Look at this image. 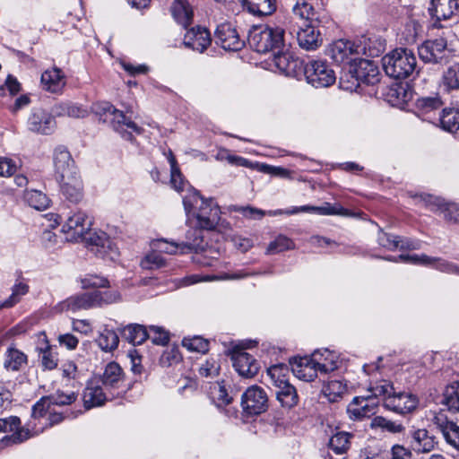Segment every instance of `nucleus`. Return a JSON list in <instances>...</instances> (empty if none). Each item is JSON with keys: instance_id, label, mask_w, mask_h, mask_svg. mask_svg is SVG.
Wrapping results in <instances>:
<instances>
[{"instance_id": "f257e3e1", "label": "nucleus", "mask_w": 459, "mask_h": 459, "mask_svg": "<svg viewBox=\"0 0 459 459\" xmlns=\"http://www.w3.org/2000/svg\"><path fill=\"white\" fill-rule=\"evenodd\" d=\"M187 214L194 212L195 226L207 230H213L221 220V209L213 199H203L196 191H191L183 197Z\"/></svg>"}, {"instance_id": "f03ea898", "label": "nucleus", "mask_w": 459, "mask_h": 459, "mask_svg": "<svg viewBox=\"0 0 459 459\" xmlns=\"http://www.w3.org/2000/svg\"><path fill=\"white\" fill-rule=\"evenodd\" d=\"M382 65L389 77L405 79L416 72L417 59L411 50L396 48L382 58Z\"/></svg>"}, {"instance_id": "7ed1b4c3", "label": "nucleus", "mask_w": 459, "mask_h": 459, "mask_svg": "<svg viewBox=\"0 0 459 459\" xmlns=\"http://www.w3.org/2000/svg\"><path fill=\"white\" fill-rule=\"evenodd\" d=\"M284 34V30L279 27H256L249 34V44L258 53L280 51L285 47Z\"/></svg>"}, {"instance_id": "20e7f679", "label": "nucleus", "mask_w": 459, "mask_h": 459, "mask_svg": "<svg viewBox=\"0 0 459 459\" xmlns=\"http://www.w3.org/2000/svg\"><path fill=\"white\" fill-rule=\"evenodd\" d=\"M418 53L423 62L442 66L455 57L447 50V41L444 38L426 40L419 47Z\"/></svg>"}, {"instance_id": "39448f33", "label": "nucleus", "mask_w": 459, "mask_h": 459, "mask_svg": "<svg viewBox=\"0 0 459 459\" xmlns=\"http://www.w3.org/2000/svg\"><path fill=\"white\" fill-rule=\"evenodd\" d=\"M304 74L307 82L316 88L329 87L336 80L334 71L321 60L309 61L305 65Z\"/></svg>"}, {"instance_id": "423d86ee", "label": "nucleus", "mask_w": 459, "mask_h": 459, "mask_svg": "<svg viewBox=\"0 0 459 459\" xmlns=\"http://www.w3.org/2000/svg\"><path fill=\"white\" fill-rule=\"evenodd\" d=\"M240 406L247 416L260 415L268 408V396L261 386L251 385L242 394Z\"/></svg>"}, {"instance_id": "0eeeda50", "label": "nucleus", "mask_w": 459, "mask_h": 459, "mask_svg": "<svg viewBox=\"0 0 459 459\" xmlns=\"http://www.w3.org/2000/svg\"><path fill=\"white\" fill-rule=\"evenodd\" d=\"M0 432L12 433L3 438V442L6 445L21 444L33 437V434L29 428L22 427L21 420L17 416L1 418Z\"/></svg>"}, {"instance_id": "6e6552de", "label": "nucleus", "mask_w": 459, "mask_h": 459, "mask_svg": "<svg viewBox=\"0 0 459 459\" xmlns=\"http://www.w3.org/2000/svg\"><path fill=\"white\" fill-rule=\"evenodd\" d=\"M90 226L91 221L87 215L82 211H76L67 216L62 226V232L66 241L76 242L83 238Z\"/></svg>"}, {"instance_id": "1a4fd4ad", "label": "nucleus", "mask_w": 459, "mask_h": 459, "mask_svg": "<svg viewBox=\"0 0 459 459\" xmlns=\"http://www.w3.org/2000/svg\"><path fill=\"white\" fill-rule=\"evenodd\" d=\"M53 160L55 177L57 181L79 173L71 153L64 146L55 149Z\"/></svg>"}, {"instance_id": "9d476101", "label": "nucleus", "mask_w": 459, "mask_h": 459, "mask_svg": "<svg viewBox=\"0 0 459 459\" xmlns=\"http://www.w3.org/2000/svg\"><path fill=\"white\" fill-rule=\"evenodd\" d=\"M56 127L54 117L42 108H34L27 119L29 131L39 134H50Z\"/></svg>"}, {"instance_id": "9b49d317", "label": "nucleus", "mask_w": 459, "mask_h": 459, "mask_svg": "<svg viewBox=\"0 0 459 459\" xmlns=\"http://www.w3.org/2000/svg\"><path fill=\"white\" fill-rule=\"evenodd\" d=\"M231 361L235 370L241 377L253 378L259 371L257 361L247 352L231 349Z\"/></svg>"}, {"instance_id": "f8f14e48", "label": "nucleus", "mask_w": 459, "mask_h": 459, "mask_svg": "<svg viewBox=\"0 0 459 459\" xmlns=\"http://www.w3.org/2000/svg\"><path fill=\"white\" fill-rule=\"evenodd\" d=\"M419 404L418 397L410 392H398L385 400V407L401 414L412 411Z\"/></svg>"}, {"instance_id": "ddd939ff", "label": "nucleus", "mask_w": 459, "mask_h": 459, "mask_svg": "<svg viewBox=\"0 0 459 459\" xmlns=\"http://www.w3.org/2000/svg\"><path fill=\"white\" fill-rule=\"evenodd\" d=\"M318 23L299 25L297 22V40L299 47L305 50H315L322 44V38L317 30Z\"/></svg>"}, {"instance_id": "4468645a", "label": "nucleus", "mask_w": 459, "mask_h": 459, "mask_svg": "<svg viewBox=\"0 0 459 459\" xmlns=\"http://www.w3.org/2000/svg\"><path fill=\"white\" fill-rule=\"evenodd\" d=\"M292 373L303 381H313L319 373V368L315 361L313 354L311 357L295 358L291 362Z\"/></svg>"}, {"instance_id": "2eb2a0df", "label": "nucleus", "mask_w": 459, "mask_h": 459, "mask_svg": "<svg viewBox=\"0 0 459 459\" xmlns=\"http://www.w3.org/2000/svg\"><path fill=\"white\" fill-rule=\"evenodd\" d=\"M411 449L416 454H428L437 445L436 437L425 429H418L411 434Z\"/></svg>"}, {"instance_id": "dca6fc26", "label": "nucleus", "mask_w": 459, "mask_h": 459, "mask_svg": "<svg viewBox=\"0 0 459 459\" xmlns=\"http://www.w3.org/2000/svg\"><path fill=\"white\" fill-rule=\"evenodd\" d=\"M434 424L442 432L446 441L459 450V426L449 420L443 412L437 413L433 419Z\"/></svg>"}, {"instance_id": "f3484780", "label": "nucleus", "mask_w": 459, "mask_h": 459, "mask_svg": "<svg viewBox=\"0 0 459 459\" xmlns=\"http://www.w3.org/2000/svg\"><path fill=\"white\" fill-rule=\"evenodd\" d=\"M439 82L446 92L459 91V61L455 57L443 65Z\"/></svg>"}, {"instance_id": "a211bd4d", "label": "nucleus", "mask_w": 459, "mask_h": 459, "mask_svg": "<svg viewBox=\"0 0 459 459\" xmlns=\"http://www.w3.org/2000/svg\"><path fill=\"white\" fill-rule=\"evenodd\" d=\"M43 90L51 93H60L66 82L63 71L57 67L46 70L40 78Z\"/></svg>"}, {"instance_id": "6ab92c4d", "label": "nucleus", "mask_w": 459, "mask_h": 459, "mask_svg": "<svg viewBox=\"0 0 459 459\" xmlns=\"http://www.w3.org/2000/svg\"><path fill=\"white\" fill-rule=\"evenodd\" d=\"M211 43L209 31L205 28L197 27L189 30L184 39V45L193 50L203 53Z\"/></svg>"}, {"instance_id": "aec40b11", "label": "nucleus", "mask_w": 459, "mask_h": 459, "mask_svg": "<svg viewBox=\"0 0 459 459\" xmlns=\"http://www.w3.org/2000/svg\"><path fill=\"white\" fill-rule=\"evenodd\" d=\"M430 209L444 215V218L450 222H456L459 219V206L455 204L446 203L444 199L429 195L425 200Z\"/></svg>"}, {"instance_id": "412c9836", "label": "nucleus", "mask_w": 459, "mask_h": 459, "mask_svg": "<svg viewBox=\"0 0 459 459\" xmlns=\"http://www.w3.org/2000/svg\"><path fill=\"white\" fill-rule=\"evenodd\" d=\"M376 403L368 397H355L347 408L349 417L353 420H361L375 413Z\"/></svg>"}, {"instance_id": "4be33fe9", "label": "nucleus", "mask_w": 459, "mask_h": 459, "mask_svg": "<svg viewBox=\"0 0 459 459\" xmlns=\"http://www.w3.org/2000/svg\"><path fill=\"white\" fill-rule=\"evenodd\" d=\"M59 182L64 196L72 203H79L82 198V182L78 174L61 179Z\"/></svg>"}, {"instance_id": "5701e85b", "label": "nucleus", "mask_w": 459, "mask_h": 459, "mask_svg": "<svg viewBox=\"0 0 459 459\" xmlns=\"http://www.w3.org/2000/svg\"><path fill=\"white\" fill-rule=\"evenodd\" d=\"M231 2L239 4L248 13L258 16L271 15L276 10V0H231Z\"/></svg>"}, {"instance_id": "b1692460", "label": "nucleus", "mask_w": 459, "mask_h": 459, "mask_svg": "<svg viewBox=\"0 0 459 459\" xmlns=\"http://www.w3.org/2000/svg\"><path fill=\"white\" fill-rule=\"evenodd\" d=\"M291 19L297 24L299 21V25L307 23H318L316 11L312 4L307 0H297L292 7Z\"/></svg>"}, {"instance_id": "393cba45", "label": "nucleus", "mask_w": 459, "mask_h": 459, "mask_svg": "<svg viewBox=\"0 0 459 459\" xmlns=\"http://www.w3.org/2000/svg\"><path fill=\"white\" fill-rule=\"evenodd\" d=\"M355 53H359L355 44L343 39L334 41L327 49V55L336 63L346 61Z\"/></svg>"}, {"instance_id": "a878e982", "label": "nucleus", "mask_w": 459, "mask_h": 459, "mask_svg": "<svg viewBox=\"0 0 459 459\" xmlns=\"http://www.w3.org/2000/svg\"><path fill=\"white\" fill-rule=\"evenodd\" d=\"M107 397L103 393L100 385L91 381L85 387L82 394V401L85 409L89 410L93 407L101 406L106 402Z\"/></svg>"}, {"instance_id": "bb28decb", "label": "nucleus", "mask_w": 459, "mask_h": 459, "mask_svg": "<svg viewBox=\"0 0 459 459\" xmlns=\"http://www.w3.org/2000/svg\"><path fill=\"white\" fill-rule=\"evenodd\" d=\"M356 78L367 84H375L378 82L379 70L377 65L367 59L359 62L355 69Z\"/></svg>"}, {"instance_id": "cd10ccee", "label": "nucleus", "mask_w": 459, "mask_h": 459, "mask_svg": "<svg viewBox=\"0 0 459 459\" xmlns=\"http://www.w3.org/2000/svg\"><path fill=\"white\" fill-rule=\"evenodd\" d=\"M458 8V3L455 0H432L429 12L437 20H447L451 18Z\"/></svg>"}, {"instance_id": "c85d7f7f", "label": "nucleus", "mask_w": 459, "mask_h": 459, "mask_svg": "<svg viewBox=\"0 0 459 459\" xmlns=\"http://www.w3.org/2000/svg\"><path fill=\"white\" fill-rule=\"evenodd\" d=\"M94 296L92 292L74 295L65 299L62 304L63 310L76 311L79 309H89L95 307Z\"/></svg>"}, {"instance_id": "c756f323", "label": "nucleus", "mask_w": 459, "mask_h": 459, "mask_svg": "<svg viewBox=\"0 0 459 459\" xmlns=\"http://www.w3.org/2000/svg\"><path fill=\"white\" fill-rule=\"evenodd\" d=\"M203 230L195 226V228L187 230L186 240L181 243V253H185L186 250L195 252L204 250L207 244L204 240Z\"/></svg>"}, {"instance_id": "7c9ffc66", "label": "nucleus", "mask_w": 459, "mask_h": 459, "mask_svg": "<svg viewBox=\"0 0 459 459\" xmlns=\"http://www.w3.org/2000/svg\"><path fill=\"white\" fill-rule=\"evenodd\" d=\"M171 13L178 23L186 28L193 20V9L186 0H175L171 6Z\"/></svg>"}, {"instance_id": "2f4dec72", "label": "nucleus", "mask_w": 459, "mask_h": 459, "mask_svg": "<svg viewBox=\"0 0 459 459\" xmlns=\"http://www.w3.org/2000/svg\"><path fill=\"white\" fill-rule=\"evenodd\" d=\"M313 356L321 375H326L327 373L337 369L338 359L337 356L333 352L325 350L324 351H315Z\"/></svg>"}, {"instance_id": "473e14b6", "label": "nucleus", "mask_w": 459, "mask_h": 459, "mask_svg": "<svg viewBox=\"0 0 459 459\" xmlns=\"http://www.w3.org/2000/svg\"><path fill=\"white\" fill-rule=\"evenodd\" d=\"M276 398L283 408L291 409L299 403L297 389L290 383L277 388Z\"/></svg>"}, {"instance_id": "72a5a7b5", "label": "nucleus", "mask_w": 459, "mask_h": 459, "mask_svg": "<svg viewBox=\"0 0 459 459\" xmlns=\"http://www.w3.org/2000/svg\"><path fill=\"white\" fill-rule=\"evenodd\" d=\"M28 363V357L20 350L10 347L5 352L4 366L7 370L19 371Z\"/></svg>"}, {"instance_id": "f704fd0d", "label": "nucleus", "mask_w": 459, "mask_h": 459, "mask_svg": "<svg viewBox=\"0 0 459 459\" xmlns=\"http://www.w3.org/2000/svg\"><path fill=\"white\" fill-rule=\"evenodd\" d=\"M313 212L321 215H343L347 216L349 214L348 211L342 208L339 204H331L329 203H325L322 206H311V205H304L297 208L293 212Z\"/></svg>"}, {"instance_id": "c9c22d12", "label": "nucleus", "mask_w": 459, "mask_h": 459, "mask_svg": "<svg viewBox=\"0 0 459 459\" xmlns=\"http://www.w3.org/2000/svg\"><path fill=\"white\" fill-rule=\"evenodd\" d=\"M123 337L134 345L142 344L149 336L148 331L141 325H129L123 329Z\"/></svg>"}, {"instance_id": "e433bc0d", "label": "nucleus", "mask_w": 459, "mask_h": 459, "mask_svg": "<svg viewBox=\"0 0 459 459\" xmlns=\"http://www.w3.org/2000/svg\"><path fill=\"white\" fill-rule=\"evenodd\" d=\"M123 380V372L121 367L116 363H108L102 376V382L106 386L117 387Z\"/></svg>"}, {"instance_id": "4c0bfd02", "label": "nucleus", "mask_w": 459, "mask_h": 459, "mask_svg": "<svg viewBox=\"0 0 459 459\" xmlns=\"http://www.w3.org/2000/svg\"><path fill=\"white\" fill-rule=\"evenodd\" d=\"M442 403L449 411L459 412V381H454L446 387Z\"/></svg>"}, {"instance_id": "58836bf2", "label": "nucleus", "mask_w": 459, "mask_h": 459, "mask_svg": "<svg viewBox=\"0 0 459 459\" xmlns=\"http://www.w3.org/2000/svg\"><path fill=\"white\" fill-rule=\"evenodd\" d=\"M267 376L276 388L290 384L288 377L289 368L285 365L278 364L271 366L267 369Z\"/></svg>"}, {"instance_id": "ea45409f", "label": "nucleus", "mask_w": 459, "mask_h": 459, "mask_svg": "<svg viewBox=\"0 0 459 459\" xmlns=\"http://www.w3.org/2000/svg\"><path fill=\"white\" fill-rule=\"evenodd\" d=\"M96 342L102 351H112L117 348L119 338L115 331L110 329H104L100 333Z\"/></svg>"}, {"instance_id": "a19ab883", "label": "nucleus", "mask_w": 459, "mask_h": 459, "mask_svg": "<svg viewBox=\"0 0 459 459\" xmlns=\"http://www.w3.org/2000/svg\"><path fill=\"white\" fill-rule=\"evenodd\" d=\"M439 121L444 130L456 132L459 130V111L454 108H444Z\"/></svg>"}, {"instance_id": "79ce46f5", "label": "nucleus", "mask_w": 459, "mask_h": 459, "mask_svg": "<svg viewBox=\"0 0 459 459\" xmlns=\"http://www.w3.org/2000/svg\"><path fill=\"white\" fill-rule=\"evenodd\" d=\"M26 203L36 210H45L49 206L48 197L39 190H28L24 194Z\"/></svg>"}, {"instance_id": "37998d69", "label": "nucleus", "mask_w": 459, "mask_h": 459, "mask_svg": "<svg viewBox=\"0 0 459 459\" xmlns=\"http://www.w3.org/2000/svg\"><path fill=\"white\" fill-rule=\"evenodd\" d=\"M110 123L112 124L113 128L116 131H123L126 128L131 129L134 132L140 133V128L137 126L135 123L127 118L125 114L118 110L117 108L114 109L112 113V117H109Z\"/></svg>"}, {"instance_id": "c03bdc74", "label": "nucleus", "mask_w": 459, "mask_h": 459, "mask_svg": "<svg viewBox=\"0 0 459 459\" xmlns=\"http://www.w3.org/2000/svg\"><path fill=\"white\" fill-rule=\"evenodd\" d=\"M42 336L43 341L45 342V346L38 348V351L41 355V365L44 369L52 370L57 366V357L56 354L52 351V348L47 341V336L44 333Z\"/></svg>"}, {"instance_id": "a18cd8bd", "label": "nucleus", "mask_w": 459, "mask_h": 459, "mask_svg": "<svg viewBox=\"0 0 459 459\" xmlns=\"http://www.w3.org/2000/svg\"><path fill=\"white\" fill-rule=\"evenodd\" d=\"M212 399L218 409L226 410L227 405L230 403L228 397V390L222 383H215L211 387Z\"/></svg>"}, {"instance_id": "49530a36", "label": "nucleus", "mask_w": 459, "mask_h": 459, "mask_svg": "<svg viewBox=\"0 0 459 459\" xmlns=\"http://www.w3.org/2000/svg\"><path fill=\"white\" fill-rule=\"evenodd\" d=\"M443 102L439 96H428L419 98L416 101L417 108L422 114H429L441 108Z\"/></svg>"}, {"instance_id": "de8ad7c7", "label": "nucleus", "mask_w": 459, "mask_h": 459, "mask_svg": "<svg viewBox=\"0 0 459 459\" xmlns=\"http://www.w3.org/2000/svg\"><path fill=\"white\" fill-rule=\"evenodd\" d=\"M95 307L110 305L121 300L120 293L117 290H107L104 291H93Z\"/></svg>"}, {"instance_id": "09e8293b", "label": "nucleus", "mask_w": 459, "mask_h": 459, "mask_svg": "<svg viewBox=\"0 0 459 459\" xmlns=\"http://www.w3.org/2000/svg\"><path fill=\"white\" fill-rule=\"evenodd\" d=\"M349 433L338 432L330 438L329 446L337 455L344 454L349 448Z\"/></svg>"}, {"instance_id": "8fccbe9b", "label": "nucleus", "mask_w": 459, "mask_h": 459, "mask_svg": "<svg viewBox=\"0 0 459 459\" xmlns=\"http://www.w3.org/2000/svg\"><path fill=\"white\" fill-rule=\"evenodd\" d=\"M182 346L190 351L205 353L209 350V342L201 336L185 337L182 340Z\"/></svg>"}, {"instance_id": "3c124183", "label": "nucleus", "mask_w": 459, "mask_h": 459, "mask_svg": "<svg viewBox=\"0 0 459 459\" xmlns=\"http://www.w3.org/2000/svg\"><path fill=\"white\" fill-rule=\"evenodd\" d=\"M346 385L340 380H331L324 386V393L330 402H335L346 393Z\"/></svg>"}, {"instance_id": "603ef678", "label": "nucleus", "mask_w": 459, "mask_h": 459, "mask_svg": "<svg viewBox=\"0 0 459 459\" xmlns=\"http://www.w3.org/2000/svg\"><path fill=\"white\" fill-rule=\"evenodd\" d=\"M385 260L392 261L394 263L403 262L412 264H424L429 265L432 264V262L435 260L426 255H400L396 257H385Z\"/></svg>"}, {"instance_id": "864d4df0", "label": "nucleus", "mask_w": 459, "mask_h": 459, "mask_svg": "<svg viewBox=\"0 0 459 459\" xmlns=\"http://www.w3.org/2000/svg\"><path fill=\"white\" fill-rule=\"evenodd\" d=\"M370 427L372 429H381L390 433H400L403 430V427L394 421L386 420L384 417L377 416L371 420Z\"/></svg>"}, {"instance_id": "5fc2aeb1", "label": "nucleus", "mask_w": 459, "mask_h": 459, "mask_svg": "<svg viewBox=\"0 0 459 459\" xmlns=\"http://www.w3.org/2000/svg\"><path fill=\"white\" fill-rule=\"evenodd\" d=\"M141 265L147 270L159 269L166 265V261L159 251H153L145 255L141 262Z\"/></svg>"}, {"instance_id": "6e6d98bb", "label": "nucleus", "mask_w": 459, "mask_h": 459, "mask_svg": "<svg viewBox=\"0 0 459 459\" xmlns=\"http://www.w3.org/2000/svg\"><path fill=\"white\" fill-rule=\"evenodd\" d=\"M293 247L294 244L291 239L284 236H279L269 244L267 252L269 254L280 253L285 250L292 249Z\"/></svg>"}, {"instance_id": "4d7b16f0", "label": "nucleus", "mask_w": 459, "mask_h": 459, "mask_svg": "<svg viewBox=\"0 0 459 459\" xmlns=\"http://www.w3.org/2000/svg\"><path fill=\"white\" fill-rule=\"evenodd\" d=\"M230 32V24L223 22L217 26L214 33L215 44L221 46V48L228 52L230 50V43H228V33Z\"/></svg>"}, {"instance_id": "13d9d810", "label": "nucleus", "mask_w": 459, "mask_h": 459, "mask_svg": "<svg viewBox=\"0 0 459 459\" xmlns=\"http://www.w3.org/2000/svg\"><path fill=\"white\" fill-rule=\"evenodd\" d=\"M369 392L371 393V396L374 397H384V401L386 397L389 395H393L394 392V386L390 384V382L386 380H383L377 384H376L374 386L370 387Z\"/></svg>"}, {"instance_id": "bf43d9fd", "label": "nucleus", "mask_w": 459, "mask_h": 459, "mask_svg": "<svg viewBox=\"0 0 459 459\" xmlns=\"http://www.w3.org/2000/svg\"><path fill=\"white\" fill-rule=\"evenodd\" d=\"M152 247L157 249L160 253H166L175 255L179 250L181 252V243L168 242L165 239H157L152 242Z\"/></svg>"}, {"instance_id": "052dcab7", "label": "nucleus", "mask_w": 459, "mask_h": 459, "mask_svg": "<svg viewBox=\"0 0 459 459\" xmlns=\"http://www.w3.org/2000/svg\"><path fill=\"white\" fill-rule=\"evenodd\" d=\"M148 334V338H150L153 343L158 345H165L169 340V333L160 326H150Z\"/></svg>"}, {"instance_id": "680f3d73", "label": "nucleus", "mask_w": 459, "mask_h": 459, "mask_svg": "<svg viewBox=\"0 0 459 459\" xmlns=\"http://www.w3.org/2000/svg\"><path fill=\"white\" fill-rule=\"evenodd\" d=\"M28 292V286L24 283H18L13 288L12 295L3 303V307H11L19 302L22 296Z\"/></svg>"}, {"instance_id": "e2e57ef3", "label": "nucleus", "mask_w": 459, "mask_h": 459, "mask_svg": "<svg viewBox=\"0 0 459 459\" xmlns=\"http://www.w3.org/2000/svg\"><path fill=\"white\" fill-rule=\"evenodd\" d=\"M83 289L106 288L108 287V281L106 278L95 274H89L82 280Z\"/></svg>"}, {"instance_id": "0e129e2a", "label": "nucleus", "mask_w": 459, "mask_h": 459, "mask_svg": "<svg viewBox=\"0 0 459 459\" xmlns=\"http://www.w3.org/2000/svg\"><path fill=\"white\" fill-rule=\"evenodd\" d=\"M54 405H69L75 402L77 395L75 393L65 394L64 392L57 391L56 394L48 396Z\"/></svg>"}, {"instance_id": "69168bd1", "label": "nucleus", "mask_w": 459, "mask_h": 459, "mask_svg": "<svg viewBox=\"0 0 459 459\" xmlns=\"http://www.w3.org/2000/svg\"><path fill=\"white\" fill-rule=\"evenodd\" d=\"M231 211L242 213L246 218L262 219L265 212L251 206H231Z\"/></svg>"}, {"instance_id": "338daca9", "label": "nucleus", "mask_w": 459, "mask_h": 459, "mask_svg": "<svg viewBox=\"0 0 459 459\" xmlns=\"http://www.w3.org/2000/svg\"><path fill=\"white\" fill-rule=\"evenodd\" d=\"M51 403L48 396H43L32 407V417L37 419L45 415V413L49 411Z\"/></svg>"}, {"instance_id": "774afa93", "label": "nucleus", "mask_w": 459, "mask_h": 459, "mask_svg": "<svg viewBox=\"0 0 459 459\" xmlns=\"http://www.w3.org/2000/svg\"><path fill=\"white\" fill-rule=\"evenodd\" d=\"M284 48H280L274 51V63L275 65L281 71H289L290 69V64L293 61H290V55L283 51Z\"/></svg>"}]
</instances>
